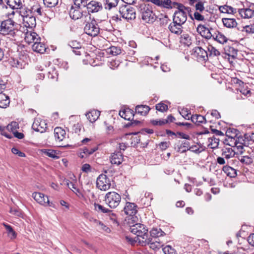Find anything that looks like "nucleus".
<instances>
[{
	"mask_svg": "<svg viewBox=\"0 0 254 254\" xmlns=\"http://www.w3.org/2000/svg\"><path fill=\"white\" fill-rule=\"evenodd\" d=\"M137 206L135 204L131 202H127L124 207V212L126 214L129 216L134 215L137 212Z\"/></svg>",
	"mask_w": 254,
	"mask_h": 254,
	"instance_id": "23",
	"label": "nucleus"
},
{
	"mask_svg": "<svg viewBox=\"0 0 254 254\" xmlns=\"http://www.w3.org/2000/svg\"><path fill=\"white\" fill-rule=\"evenodd\" d=\"M163 251L165 254H176L174 249L170 246H167L164 248Z\"/></svg>",
	"mask_w": 254,
	"mask_h": 254,
	"instance_id": "62",
	"label": "nucleus"
},
{
	"mask_svg": "<svg viewBox=\"0 0 254 254\" xmlns=\"http://www.w3.org/2000/svg\"><path fill=\"white\" fill-rule=\"evenodd\" d=\"M215 30L208 27L205 25L199 24L197 27V31L200 35L207 39H210L213 35Z\"/></svg>",
	"mask_w": 254,
	"mask_h": 254,
	"instance_id": "14",
	"label": "nucleus"
},
{
	"mask_svg": "<svg viewBox=\"0 0 254 254\" xmlns=\"http://www.w3.org/2000/svg\"><path fill=\"white\" fill-rule=\"evenodd\" d=\"M14 22L11 19L3 20L0 24V34L7 36L9 38H13L15 35L14 27Z\"/></svg>",
	"mask_w": 254,
	"mask_h": 254,
	"instance_id": "3",
	"label": "nucleus"
},
{
	"mask_svg": "<svg viewBox=\"0 0 254 254\" xmlns=\"http://www.w3.org/2000/svg\"><path fill=\"white\" fill-rule=\"evenodd\" d=\"M32 127L34 130L43 133L46 131L47 128V125L45 120L38 118L35 119Z\"/></svg>",
	"mask_w": 254,
	"mask_h": 254,
	"instance_id": "17",
	"label": "nucleus"
},
{
	"mask_svg": "<svg viewBox=\"0 0 254 254\" xmlns=\"http://www.w3.org/2000/svg\"><path fill=\"white\" fill-rule=\"evenodd\" d=\"M119 12L122 17L127 20H133L136 17L134 8L129 5H122L120 7Z\"/></svg>",
	"mask_w": 254,
	"mask_h": 254,
	"instance_id": "6",
	"label": "nucleus"
},
{
	"mask_svg": "<svg viewBox=\"0 0 254 254\" xmlns=\"http://www.w3.org/2000/svg\"><path fill=\"white\" fill-rule=\"evenodd\" d=\"M87 1L86 0H73L74 5H76L77 7L81 8H82V7L85 8L87 5Z\"/></svg>",
	"mask_w": 254,
	"mask_h": 254,
	"instance_id": "52",
	"label": "nucleus"
},
{
	"mask_svg": "<svg viewBox=\"0 0 254 254\" xmlns=\"http://www.w3.org/2000/svg\"><path fill=\"white\" fill-rule=\"evenodd\" d=\"M97 148L88 149V148H84L83 149V152L80 153V157L81 158H86L88 157V155L94 153L96 150Z\"/></svg>",
	"mask_w": 254,
	"mask_h": 254,
	"instance_id": "45",
	"label": "nucleus"
},
{
	"mask_svg": "<svg viewBox=\"0 0 254 254\" xmlns=\"http://www.w3.org/2000/svg\"><path fill=\"white\" fill-rule=\"evenodd\" d=\"M69 14L71 18L77 20L83 16H87L88 13L86 11H83L81 7L74 8L72 6L69 10Z\"/></svg>",
	"mask_w": 254,
	"mask_h": 254,
	"instance_id": "16",
	"label": "nucleus"
},
{
	"mask_svg": "<svg viewBox=\"0 0 254 254\" xmlns=\"http://www.w3.org/2000/svg\"><path fill=\"white\" fill-rule=\"evenodd\" d=\"M119 115L122 118L127 121H131L132 120L134 116L133 111L129 109H126L123 111H121L119 113Z\"/></svg>",
	"mask_w": 254,
	"mask_h": 254,
	"instance_id": "27",
	"label": "nucleus"
},
{
	"mask_svg": "<svg viewBox=\"0 0 254 254\" xmlns=\"http://www.w3.org/2000/svg\"><path fill=\"white\" fill-rule=\"evenodd\" d=\"M207 141L206 142V145L210 149V150L213 151V149L217 148L219 145V139L217 138L211 134H207Z\"/></svg>",
	"mask_w": 254,
	"mask_h": 254,
	"instance_id": "22",
	"label": "nucleus"
},
{
	"mask_svg": "<svg viewBox=\"0 0 254 254\" xmlns=\"http://www.w3.org/2000/svg\"><path fill=\"white\" fill-rule=\"evenodd\" d=\"M111 181L106 175L101 174L97 179L96 186L101 190L106 191L111 187Z\"/></svg>",
	"mask_w": 254,
	"mask_h": 254,
	"instance_id": "9",
	"label": "nucleus"
},
{
	"mask_svg": "<svg viewBox=\"0 0 254 254\" xmlns=\"http://www.w3.org/2000/svg\"><path fill=\"white\" fill-rule=\"evenodd\" d=\"M168 28L172 33L177 35L181 34L183 31L182 25L179 23H175L173 21L169 24Z\"/></svg>",
	"mask_w": 254,
	"mask_h": 254,
	"instance_id": "24",
	"label": "nucleus"
},
{
	"mask_svg": "<svg viewBox=\"0 0 254 254\" xmlns=\"http://www.w3.org/2000/svg\"><path fill=\"white\" fill-rule=\"evenodd\" d=\"M109 52L113 56H117L122 53V50L120 47L112 46L109 49Z\"/></svg>",
	"mask_w": 254,
	"mask_h": 254,
	"instance_id": "49",
	"label": "nucleus"
},
{
	"mask_svg": "<svg viewBox=\"0 0 254 254\" xmlns=\"http://www.w3.org/2000/svg\"><path fill=\"white\" fill-rule=\"evenodd\" d=\"M119 0H106L105 8L108 10L115 7L119 2Z\"/></svg>",
	"mask_w": 254,
	"mask_h": 254,
	"instance_id": "41",
	"label": "nucleus"
},
{
	"mask_svg": "<svg viewBox=\"0 0 254 254\" xmlns=\"http://www.w3.org/2000/svg\"><path fill=\"white\" fill-rule=\"evenodd\" d=\"M6 3L12 9H20V10L24 9L23 8V2L24 0H6Z\"/></svg>",
	"mask_w": 254,
	"mask_h": 254,
	"instance_id": "26",
	"label": "nucleus"
},
{
	"mask_svg": "<svg viewBox=\"0 0 254 254\" xmlns=\"http://www.w3.org/2000/svg\"><path fill=\"white\" fill-rule=\"evenodd\" d=\"M2 225L4 226L5 229L7 230V232L8 233V236L10 237L11 239H14L16 237V233L13 230L12 227L5 223H3Z\"/></svg>",
	"mask_w": 254,
	"mask_h": 254,
	"instance_id": "38",
	"label": "nucleus"
},
{
	"mask_svg": "<svg viewBox=\"0 0 254 254\" xmlns=\"http://www.w3.org/2000/svg\"><path fill=\"white\" fill-rule=\"evenodd\" d=\"M190 118L191 121L197 126L200 125V124L204 123L206 121L205 118L203 116L200 115H192Z\"/></svg>",
	"mask_w": 254,
	"mask_h": 254,
	"instance_id": "37",
	"label": "nucleus"
},
{
	"mask_svg": "<svg viewBox=\"0 0 254 254\" xmlns=\"http://www.w3.org/2000/svg\"><path fill=\"white\" fill-rule=\"evenodd\" d=\"M84 30L87 35L95 37L99 34L100 28L96 21H92L85 25Z\"/></svg>",
	"mask_w": 254,
	"mask_h": 254,
	"instance_id": "11",
	"label": "nucleus"
},
{
	"mask_svg": "<svg viewBox=\"0 0 254 254\" xmlns=\"http://www.w3.org/2000/svg\"><path fill=\"white\" fill-rule=\"evenodd\" d=\"M219 10L221 13L227 14H234L236 12V9L228 5L219 6Z\"/></svg>",
	"mask_w": 254,
	"mask_h": 254,
	"instance_id": "35",
	"label": "nucleus"
},
{
	"mask_svg": "<svg viewBox=\"0 0 254 254\" xmlns=\"http://www.w3.org/2000/svg\"><path fill=\"white\" fill-rule=\"evenodd\" d=\"M187 20V14L184 11H175L173 16V21L175 23L183 25Z\"/></svg>",
	"mask_w": 254,
	"mask_h": 254,
	"instance_id": "20",
	"label": "nucleus"
},
{
	"mask_svg": "<svg viewBox=\"0 0 254 254\" xmlns=\"http://www.w3.org/2000/svg\"><path fill=\"white\" fill-rule=\"evenodd\" d=\"M39 153L44 157L47 156L53 158H59L57 151L53 149H41L39 151Z\"/></svg>",
	"mask_w": 254,
	"mask_h": 254,
	"instance_id": "31",
	"label": "nucleus"
},
{
	"mask_svg": "<svg viewBox=\"0 0 254 254\" xmlns=\"http://www.w3.org/2000/svg\"><path fill=\"white\" fill-rule=\"evenodd\" d=\"M10 63L12 66L19 68H22L23 67L21 62L17 59H13L12 61H10Z\"/></svg>",
	"mask_w": 254,
	"mask_h": 254,
	"instance_id": "59",
	"label": "nucleus"
},
{
	"mask_svg": "<svg viewBox=\"0 0 254 254\" xmlns=\"http://www.w3.org/2000/svg\"><path fill=\"white\" fill-rule=\"evenodd\" d=\"M130 232L137 236V241L141 244L142 240H145L148 236V229L143 224L135 223L134 224L130 226Z\"/></svg>",
	"mask_w": 254,
	"mask_h": 254,
	"instance_id": "2",
	"label": "nucleus"
},
{
	"mask_svg": "<svg viewBox=\"0 0 254 254\" xmlns=\"http://www.w3.org/2000/svg\"><path fill=\"white\" fill-rule=\"evenodd\" d=\"M104 201L111 208H116L120 203L121 196L115 191L108 192L105 196Z\"/></svg>",
	"mask_w": 254,
	"mask_h": 254,
	"instance_id": "4",
	"label": "nucleus"
},
{
	"mask_svg": "<svg viewBox=\"0 0 254 254\" xmlns=\"http://www.w3.org/2000/svg\"><path fill=\"white\" fill-rule=\"evenodd\" d=\"M150 236L153 239H157L158 237L162 236L165 234V233L162 231L160 229L153 228L150 231Z\"/></svg>",
	"mask_w": 254,
	"mask_h": 254,
	"instance_id": "39",
	"label": "nucleus"
},
{
	"mask_svg": "<svg viewBox=\"0 0 254 254\" xmlns=\"http://www.w3.org/2000/svg\"><path fill=\"white\" fill-rule=\"evenodd\" d=\"M92 220L94 223H95L97 225H99L101 226V228L105 231V232L107 233H110L111 231V230L109 228L106 226L101 221H99L96 219H94L92 218Z\"/></svg>",
	"mask_w": 254,
	"mask_h": 254,
	"instance_id": "57",
	"label": "nucleus"
},
{
	"mask_svg": "<svg viewBox=\"0 0 254 254\" xmlns=\"http://www.w3.org/2000/svg\"><path fill=\"white\" fill-rule=\"evenodd\" d=\"M94 205L95 209L98 212H100L104 213H107L111 212L110 210L107 208H105V207L103 206L102 205L99 204L95 203Z\"/></svg>",
	"mask_w": 254,
	"mask_h": 254,
	"instance_id": "47",
	"label": "nucleus"
},
{
	"mask_svg": "<svg viewBox=\"0 0 254 254\" xmlns=\"http://www.w3.org/2000/svg\"><path fill=\"white\" fill-rule=\"evenodd\" d=\"M242 32L246 33L247 35L252 34L254 33V25L252 24L246 25L243 27Z\"/></svg>",
	"mask_w": 254,
	"mask_h": 254,
	"instance_id": "43",
	"label": "nucleus"
},
{
	"mask_svg": "<svg viewBox=\"0 0 254 254\" xmlns=\"http://www.w3.org/2000/svg\"><path fill=\"white\" fill-rule=\"evenodd\" d=\"M45 6L47 7H54L59 3V0H43Z\"/></svg>",
	"mask_w": 254,
	"mask_h": 254,
	"instance_id": "44",
	"label": "nucleus"
},
{
	"mask_svg": "<svg viewBox=\"0 0 254 254\" xmlns=\"http://www.w3.org/2000/svg\"><path fill=\"white\" fill-rule=\"evenodd\" d=\"M235 140H236V142H235V144H234L233 147L237 150V153H240V154H242L243 153L244 147L245 146V139L243 136L238 134L235 138Z\"/></svg>",
	"mask_w": 254,
	"mask_h": 254,
	"instance_id": "21",
	"label": "nucleus"
},
{
	"mask_svg": "<svg viewBox=\"0 0 254 254\" xmlns=\"http://www.w3.org/2000/svg\"><path fill=\"white\" fill-rule=\"evenodd\" d=\"M11 152L14 154L17 155L19 157H25V154L23 152H22L20 151H19L16 148H12L11 149Z\"/></svg>",
	"mask_w": 254,
	"mask_h": 254,
	"instance_id": "64",
	"label": "nucleus"
},
{
	"mask_svg": "<svg viewBox=\"0 0 254 254\" xmlns=\"http://www.w3.org/2000/svg\"><path fill=\"white\" fill-rule=\"evenodd\" d=\"M239 13L244 18H250L254 16V9L247 8L239 9Z\"/></svg>",
	"mask_w": 254,
	"mask_h": 254,
	"instance_id": "25",
	"label": "nucleus"
},
{
	"mask_svg": "<svg viewBox=\"0 0 254 254\" xmlns=\"http://www.w3.org/2000/svg\"><path fill=\"white\" fill-rule=\"evenodd\" d=\"M192 55L198 62L202 63L207 60L208 54L201 47H196L193 49Z\"/></svg>",
	"mask_w": 254,
	"mask_h": 254,
	"instance_id": "12",
	"label": "nucleus"
},
{
	"mask_svg": "<svg viewBox=\"0 0 254 254\" xmlns=\"http://www.w3.org/2000/svg\"><path fill=\"white\" fill-rule=\"evenodd\" d=\"M6 128L8 131L14 133L19 128V125L16 122H12L6 126Z\"/></svg>",
	"mask_w": 254,
	"mask_h": 254,
	"instance_id": "46",
	"label": "nucleus"
},
{
	"mask_svg": "<svg viewBox=\"0 0 254 254\" xmlns=\"http://www.w3.org/2000/svg\"><path fill=\"white\" fill-rule=\"evenodd\" d=\"M121 62L119 60L116 59L113 60L109 63L108 66L110 68L115 69L119 66Z\"/></svg>",
	"mask_w": 254,
	"mask_h": 254,
	"instance_id": "51",
	"label": "nucleus"
},
{
	"mask_svg": "<svg viewBox=\"0 0 254 254\" xmlns=\"http://www.w3.org/2000/svg\"><path fill=\"white\" fill-rule=\"evenodd\" d=\"M156 109L160 112H164L168 110V106L164 103H160L156 104Z\"/></svg>",
	"mask_w": 254,
	"mask_h": 254,
	"instance_id": "55",
	"label": "nucleus"
},
{
	"mask_svg": "<svg viewBox=\"0 0 254 254\" xmlns=\"http://www.w3.org/2000/svg\"><path fill=\"white\" fill-rule=\"evenodd\" d=\"M86 9L88 10V14L89 13L97 12L102 9V4L95 0H91L86 5Z\"/></svg>",
	"mask_w": 254,
	"mask_h": 254,
	"instance_id": "19",
	"label": "nucleus"
},
{
	"mask_svg": "<svg viewBox=\"0 0 254 254\" xmlns=\"http://www.w3.org/2000/svg\"><path fill=\"white\" fill-rule=\"evenodd\" d=\"M141 12L142 19L145 22L153 23L156 19L157 17L149 5H144L141 9Z\"/></svg>",
	"mask_w": 254,
	"mask_h": 254,
	"instance_id": "5",
	"label": "nucleus"
},
{
	"mask_svg": "<svg viewBox=\"0 0 254 254\" xmlns=\"http://www.w3.org/2000/svg\"><path fill=\"white\" fill-rule=\"evenodd\" d=\"M161 5L160 6L166 8H171L172 6V1L171 0H161Z\"/></svg>",
	"mask_w": 254,
	"mask_h": 254,
	"instance_id": "61",
	"label": "nucleus"
},
{
	"mask_svg": "<svg viewBox=\"0 0 254 254\" xmlns=\"http://www.w3.org/2000/svg\"><path fill=\"white\" fill-rule=\"evenodd\" d=\"M195 3V8L196 9V11L203 12L205 10L204 3L205 2L202 1L200 0H197V1Z\"/></svg>",
	"mask_w": 254,
	"mask_h": 254,
	"instance_id": "42",
	"label": "nucleus"
},
{
	"mask_svg": "<svg viewBox=\"0 0 254 254\" xmlns=\"http://www.w3.org/2000/svg\"><path fill=\"white\" fill-rule=\"evenodd\" d=\"M222 21L224 26L229 28H234L237 25V23L234 18H223Z\"/></svg>",
	"mask_w": 254,
	"mask_h": 254,
	"instance_id": "34",
	"label": "nucleus"
},
{
	"mask_svg": "<svg viewBox=\"0 0 254 254\" xmlns=\"http://www.w3.org/2000/svg\"><path fill=\"white\" fill-rule=\"evenodd\" d=\"M10 103L9 96L4 93L0 92V108H6Z\"/></svg>",
	"mask_w": 254,
	"mask_h": 254,
	"instance_id": "30",
	"label": "nucleus"
},
{
	"mask_svg": "<svg viewBox=\"0 0 254 254\" xmlns=\"http://www.w3.org/2000/svg\"><path fill=\"white\" fill-rule=\"evenodd\" d=\"M222 154L223 157L218 156L217 157V159H224V158L229 159L232 157L239 158V155L240 154V153H237V150L235 148L233 149L232 148L229 147L223 150Z\"/></svg>",
	"mask_w": 254,
	"mask_h": 254,
	"instance_id": "18",
	"label": "nucleus"
},
{
	"mask_svg": "<svg viewBox=\"0 0 254 254\" xmlns=\"http://www.w3.org/2000/svg\"><path fill=\"white\" fill-rule=\"evenodd\" d=\"M24 40L28 44H32V50L38 53L43 54L46 50L44 43L41 42V38L35 32L32 31H27L25 33Z\"/></svg>",
	"mask_w": 254,
	"mask_h": 254,
	"instance_id": "1",
	"label": "nucleus"
},
{
	"mask_svg": "<svg viewBox=\"0 0 254 254\" xmlns=\"http://www.w3.org/2000/svg\"><path fill=\"white\" fill-rule=\"evenodd\" d=\"M9 212L13 215H14L15 216H18V217H22V213L21 211L18 208H11Z\"/></svg>",
	"mask_w": 254,
	"mask_h": 254,
	"instance_id": "60",
	"label": "nucleus"
},
{
	"mask_svg": "<svg viewBox=\"0 0 254 254\" xmlns=\"http://www.w3.org/2000/svg\"><path fill=\"white\" fill-rule=\"evenodd\" d=\"M100 112L98 110H92L86 114L87 119L91 123H94L99 117Z\"/></svg>",
	"mask_w": 254,
	"mask_h": 254,
	"instance_id": "28",
	"label": "nucleus"
},
{
	"mask_svg": "<svg viewBox=\"0 0 254 254\" xmlns=\"http://www.w3.org/2000/svg\"><path fill=\"white\" fill-rule=\"evenodd\" d=\"M7 131H8V130L7 129L6 127H4L0 131L2 135L5 136L7 138H11L12 137V135L8 133Z\"/></svg>",
	"mask_w": 254,
	"mask_h": 254,
	"instance_id": "63",
	"label": "nucleus"
},
{
	"mask_svg": "<svg viewBox=\"0 0 254 254\" xmlns=\"http://www.w3.org/2000/svg\"><path fill=\"white\" fill-rule=\"evenodd\" d=\"M68 45L73 49H79L81 47V44L75 40L69 42Z\"/></svg>",
	"mask_w": 254,
	"mask_h": 254,
	"instance_id": "54",
	"label": "nucleus"
},
{
	"mask_svg": "<svg viewBox=\"0 0 254 254\" xmlns=\"http://www.w3.org/2000/svg\"><path fill=\"white\" fill-rule=\"evenodd\" d=\"M151 123L154 126H163L167 124L165 119L153 120L151 121Z\"/></svg>",
	"mask_w": 254,
	"mask_h": 254,
	"instance_id": "53",
	"label": "nucleus"
},
{
	"mask_svg": "<svg viewBox=\"0 0 254 254\" xmlns=\"http://www.w3.org/2000/svg\"><path fill=\"white\" fill-rule=\"evenodd\" d=\"M207 50L209 52V56H216L220 55V52L214 47L209 45L207 47Z\"/></svg>",
	"mask_w": 254,
	"mask_h": 254,
	"instance_id": "50",
	"label": "nucleus"
},
{
	"mask_svg": "<svg viewBox=\"0 0 254 254\" xmlns=\"http://www.w3.org/2000/svg\"><path fill=\"white\" fill-rule=\"evenodd\" d=\"M140 245L142 246L149 245L150 248L154 251L160 249L163 246V243L158 239L149 238L148 236L145 238V240H142Z\"/></svg>",
	"mask_w": 254,
	"mask_h": 254,
	"instance_id": "10",
	"label": "nucleus"
},
{
	"mask_svg": "<svg viewBox=\"0 0 254 254\" xmlns=\"http://www.w3.org/2000/svg\"><path fill=\"white\" fill-rule=\"evenodd\" d=\"M180 114L185 119L189 120L190 118V113L187 109H183L180 111Z\"/></svg>",
	"mask_w": 254,
	"mask_h": 254,
	"instance_id": "56",
	"label": "nucleus"
},
{
	"mask_svg": "<svg viewBox=\"0 0 254 254\" xmlns=\"http://www.w3.org/2000/svg\"><path fill=\"white\" fill-rule=\"evenodd\" d=\"M32 197L41 205L54 207L53 204L50 202L48 197L42 193L34 192L32 193Z\"/></svg>",
	"mask_w": 254,
	"mask_h": 254,
	"instance_id": "15",
	"label": "nucleus"
},
{
	"mask_svg": "<svg viewBox=\"0 0 254 254\" xmlns=\"http://www.w3.org/2000/svg\"><path fill=\"white\" fill-rule=\"evenodd\" d=\"M239 131L235 128H229L226 131V138L225 143L230 146H233L236 142L235 138L239 134Z\"/></svg>",
	"mask_w": 254,
	"mask_h": 254,
	"instance_id": "13",
	"label": "nucleus"
},
{
	"mask_svg": "<svg viewBox=\"0 0 254 254\" xmlns=\"http://www.w3.org/2000/svg\"><path fill=\"white\" fill-rule=\"evenodd\" d=\"M29 12L24 8L20 11V13L23 17V23L25 27L29 28H32L36 26L35 16L31 14H29Z\"/></svg>",
	"mask_w": 254,
	"mask_h": 254,
	"instance_id": "7",
	"label": "nucleus"
},
{
	"mask_svg": "<svg viewBox=\"0 0 254 254\" xmlns=\"http://www.w3.org/2000/svg\"><path fill=\"white\" fill-rule=\"evenodd\" d=\"M212 38L221 44H224L228 40L227 37L223 34L216 30L214 31Z\"/></svg>",
	"mask_w": 254,
	"mask_h": 254,
	"instance_id": "29",
	"label": "nucleus"
},
{
	"mask_svg": "<svg viewBox=\"0 0 254 254\" xmlns=\"http://www.w3.org/2000/svg\"><path fill=\"white\" fill-rule=\"evenodd\" d=\"M61 185H66L69 189L72 190L75 193L79 192V190L78 188H77L75 185L73 183L70 182L67 179H64L62 182L61 183Z\"/></svg>",
	"mask_w": 254,
	"mask_h": 254,
	"instance_id": "36",
	"label": "nucleus"
},
{
	"mask_svg": "<svg viewBox=\"0 0 254 254\" xmlns=\"http://www.w3.org/2000/svg\"><path fill=\"white\" fill-rule=\"evenodd\" d=\"M30 14L37 17H45L47 16V11L48 10L46 6H43L38 2H35L30 9L27 10Z\"/></svg>",
	"mask_w": 254,
	"mask_h": 254,
	"instance_id": "8",
	"label": "nucleus"
},
{
	"mask_svg": "<svg viewBox=\"0 0 254 254\" xmlns=\"http://www.w3.org/2000/svg\"><path fill=\"white\" fill-rule=\"evenodd\" d=\"M223 171L227 173V175L230 177H234L236 175L235 170L230 167H223Z\"/></svg>",
	"mask_w": 254,
	"mask_h": 254,
	"instance_id": "48",
	"label": "nucleus"
},
{
	"mask_svg": "<svg viewBox=\"0 0 254 254\" xmlns=\"http://www.w3.org/2000/svg\"><path fill=\"white\" fill-rule=\"evenodd\" d=\"M226 54L229 57L235 58L237 55V50L234 47L228 46L225 49Z\"/></svg>",
	"mask_w": 254,
	"mask_h": 254,
	"instance_id": "40",
	"label": "nucleus"
},
{
	"mask_svg": "<svg viewBox=\"0 0 254 254\" xmlns=\"http://www.w3.org/2000/svg\"><path fill=\"white\" fill-rule=\"evenodd\" d=\"M201 12L195 11L194 12V19L197 21H203L205 20V17L201 14Z\"/></svg>",
	"mask_w": 254,
	"mask_h": 254,
	"instance_id": "58",
	"label": "nucleus"
},
{
	"mask_svg": "<svg viewBox=\"0 0 254 254\" xmlns=\"http://www.w3.org/2000/svg\"><path fill=\"white\" fill-rule=\"evenodd\" d=\"M150 110V108L146 105H137L135 107V113L141 116L146 115Z\"/></svg>",
	"mask_w": 254,
	"mask_h": 254,
	"instance_id": "33",
	"label": "nucleus"
},
{
	"mask_svg": "<svg viewBox=\"0 0 254 254\" xmlns=\"http://www.w3.org/2000/svg\"><path fill=\"white\" fill-rule=\"evenodd\" d=\"M65 134V131L61 127H57L54 129L55 137L60 141L64 138Z\"/></svg>",
	"mask_w": 254,
	"mask_h": 254,
	"instance_id": "32",
	"label": "nucleus"
}]
</instances>
